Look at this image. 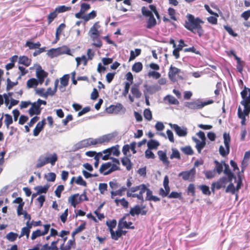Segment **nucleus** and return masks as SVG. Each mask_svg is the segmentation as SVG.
Returning a JSON list of instances; mask_svg holds the SVG:
<instances>
[{
  "label": "nucleus",
  "mask_w": 250,
  "mask_h": 250,
  "mask_svg": "<svg viewBox=\"0 0 250 250\" xmlns=\"http://www.w3.org/2000/svg\"><path fill=\"white\" fill-rule=\"evenodd\" d=\"M242 100L240 104L244 106V110H242L239 106L237 109V115L241 120V124L242 125H246V116H249L250 113V88L244 86L243 89L240 92Z\"/></svg>",
  "instance_id": "obj_1"
},
{
  "label": "nucleus",
  "mask_w": 250,
  "mask_h": 250,
  "mask_svg": "<svg viewBox=\"0 0 250 250\" xmlns=\"http://www.w3.org/2000/svg\"><path fill=\"white\" fill-rule=\"evenodd\" d=\"M146 192V200L150 201V197L153 196L152 191L144 184L133 187L127 192V197L136 198L142 203L144 201L143 194Z\"/></svg>",
  "instance_id": "obj_2"
},
{
  "label": "nucleus",
  "mask_w": 250,
  "mask_h": 250,
  "mask_svg": "<svg viewBox=\"0 0 250 250\" xmlns=\"http://www.w3.org/2000/svg\"><path fill=\"white\" fill-rule=\"evenodd\" d=\"M113 138V136L110 134L103 135L98 138L93 139L88 138L83 140L76 144L74 146V150H78L84 147H89L91 146H97L104 144L105 143H108Z\"/></svg>",
  "instance_id": "obj_3"
},
{
  "label": "nucleus",
  "mask_w": 250,
  "mask_h": 250,
  "mask_svg": "<svg viewBox=\"0 0 250 250\" xmlns=\"http://www.w3.org/2000/svg\"><path fill=\"white\" fill-rule=\"evenodd\" d=\"M187 20L185 21L184 27L194 34H197L200 37L203 36L204 31L201 25L204 21L199 18H195L191 14L187 16Z\"/></svg>",
  "instance_id": "obj_4"
},
{
  "label": "nucleus",
  "mask_w": 250,
  "mask_h": 250,
  "mask_svg": "<svg viewBox=\"0 0 250 250\" xmlns=\"http://www.w3.org/2000/svg\"><path fill=\"white\" fill-rule=\"evenodd\" d=\"M57 160L58 156L56 153L53 154L46 153L45 157L41 156L38 158L36 167L40 168L49 163L51 164L52 166H54Z\"/></svg>",
  "instance_id": "obj_5"
},
{
  "label": "nucleus",
  "mask_w": 250,
  "mask_h": 250,
  "mask_svg": "<svg viewBox=\"0 0 250 250\" xmlns=\"http://www.w3.org/2000/svg\"><path fill=\"white\" fill-rule=\"evenodd\" d=\"M214 101L212 100H209L207 101L201 102L199 101L186 102L185 105L189 109L195 110L201 109L205 106L213 104Z\"/></svg>",
  "instance_id": "obj_6"
},
{
  "label": "nucleus",
  "mask_w": 250,
  "mask_h": 250,
  "mask_svg": "<svg viewBox=\"0 0 250 250\" xmlns=\"http://www.w3.org/2000/svg\"><path fill=\"white\" fill-rule=\"evenodd\" d=\"M118 169L119 167L117 165L112 164L111 162H107L101 165L99 171L104 175H106Z\"/></svg>",
  "instance_id": "obj_7"
},
{
  "label": "nucleus",
  "mask_w": 250,
  "mask_h": 250,
  "mask_svg": "<svg viewBox=\"0 0 250 250\" xmlns=\"http://www.w3.org/2000/svg\"><path fill=\"white\" fill-rule=\"evenodd\" d=\"M88 200V198L86 196L85 192H84L80 195L78 193L74 194L70 196L68 198V202L74 208H76V206L82 201Z\"/></svg>",
  "instance_id": "obj_8"
},
{
  "label": "nucleus",
  "mask_w": 250,
  "mask_h": 250,
  "mask_svg": "<svg viewBox=\"0 0 250 250\" xmlns=\"http://www.w3.org/2000/svg\"><path fill=\"white\" fill-rule=\"evenodd\" d=\"M181 71V69L171 65L168 73V76L170 81L175 82L177 81L178 79L183 80L182 76L179 75Z\"/></svg>",
  "instance_id": "obj_9"
},
{
  "label": "nucleus",
  "mask_w": 250,
  "mask_h": 250,
  "mask_svg": "<svg viewBox=\"0 0 250 250\" xmlns=\"http://www.w3.org/2000/svg\"><path fill=\"white\" fill-rule=\"evenodd\" d=\"M196 174L195 167H193L189 170L183 171L179 173V177H181L184 181L193 182L194 180Z\"/></svg>",
  "instance_id": "obj_10"
},
{
  "label": "nucleus",
  "mask_w": 250,
  "mask_h": 250,
  "mask_svg": "<svg viewBox=\"0 0 250 250\" xmlns=\"http://www.w3.org/2000/svg\"><path fill=\"white\" fill-rule=\"evenodd\" d=\"M99 23V21L95 22L93 26L90 28L89 31V35L93 41L99 38L100 35V33L98 31V29L101 27Z\"/></svg>",
  "instance_id": "obj_11"
},
{
  "label": "nucleus",
  "mask_w": 250,
  "mask_h": 250,
  "mask_svg": "<svg viewBox=\"0 0 250 250\" xmlns=\"http://www.w3.org/2000/svg\"><path fill=\"white\" fill-rule=\"evenodd\" d=\"M44 227V230L43 231H41L40 229H37L36 230L33 231L32 233L31 239L32 240H35L37 237L41 236H44L48 233L50 228V224H45L43 225Z\"/></svg>",
  "instance_id": "obj_12"
},
{
  "label": "nucleus",
  "mask_w": 250,
  "mask_h": 250,
  "mask_svg": "<svg viewBox=\"0 0 250 250\" xmlns=\"http://www.w3.org/2000/svg\"><path fill=\"white\" fill-rule=\"evenodd\" d=\"M147 212V210H142L139 205H136L133 208H131L129 211V213L126 214V215H131L132 216H134L135 215H139L141 214L142 215H145Z\"/></svg>",
  "instance_id": "obj_13"
},
{
  "label": "nucleus",
  "mask_w": 250,
  "mask_h": 250,
  "mask_svg": "<svg viewBox=\"0 0 250 250\" xmlns=\"http://www.w3.org/2000/svg\"><path fill=\"white\" fill-rule=\"evenodd\" d=\"M91 8L90 5L86 3H82L80 5V10L75 14V17L77 19H81L84 13Z\"/></svg>",
  "instance_id": "obj_14"
},
{
  "label": "nucleus",
  "mask_w": 250,
  "mask_h": 250,
  "mask_svg": "<svg viewBox=\"0 0 250 250\" xmlns=\"http://www.w3.org/2000/svg\"><path fill=\"white\" fill-rule=\"evenodd\" d=\"M123 108V105L120 103H117L116 105H110L106 108V111L108 113H118Z\"/></svg>",
  "instance_id": "obj_15"
},
{
  "label": "nucleus",
  "mask_w": 250,
  "mask_h": 250,
  "mask_svg": "<svg viewBox=\"0 0 250 250\" xmlns=\"http://www.w3.org/2000/svg\"><path fill=\"white\" fill-rule=\"evenodd\" d=\"M171 127L174 130L177 135L180 137L185 136L187 134V129H182L177 124H170Z\"/></svg>",
  "instance_id": "obj_16"
},
{
  "label": "nucleus",
  "mask_w": 250,
  "mask_h": 250,
  "mask_svg": "<svg viewBox=\"0 0 250 250\" xmlns=\"http://www.w3.org/2000/svg\"><path fill=\"white\" fill-rule=\"evenodd\" d=\"M60 239H57L56 240L53 241L51 242L50 246L48 243L44 244L41 248L40 250H59L57 244Z\"/></svg>",
  "instance_id": "obj_17"
},
{
  "label": "nucleus",
  "mask_w": 250,
  "mask_h": 250,
  "mask_svg": "<svg viewBox=\"0 0 250 250\" xmlns=\"http://www.w3.org/2000/svg\"><path fill=\"white\" fill-rule=\"evenodd\" d=\"M31 106L28 110L29 115L31 117L34 115H39L41 112L42 108L35 103H31Z\"/></svg>",
  "instance_id": "obj_18"
},
{
  "label": "nucleus",
  "mask_w": 250,
  "mask_h": 250,
  "mask_svg": "<svg viewBox=\"0 0 250 250\" xmlns=\"http://www.w3.org/2000/svg\"><path fill=\"white\" fill-rule=\"evenodd\" d=\"M131 92L133 96L136 98L139 99L142 96V93L140 90V86L138 83H134L131 88Z\"/></svg>",
  "instance_id": "obj_19"
},
{
  "label": "nucleus",
  "mask_w": 250,
  "mask_h": 250,
  "mask_svg": "<svg viewBox=\"0 0 250 250\" xmlns=\"http://www.w3.org/2000/svg\"><path fill=\"white\" fill-rule=\"evenodd\" d=\"M127 215L124 216L119 221L118 228L120 229H134L135 227L134 226H129L127 225V222L125 220V218Z\"/></svg>",
  "instance_id": "obj_20"
},
{
  "label": "nucleus",
  "mask_w": 250,
  "mask_h": 250,
  "mask_svg": "<svg viewBox=\"0 0 250 250\" xmlns=\"http://www.w3.org/2000/svg\"><path fill=\"white\" fill-rule=\"evenodd\" d=\"M222 163H223V165L225 167L224 173L225 175H227V178H229V181H232L233 179H236V177L230 169L229 166L226 164L224 161H222Z\"/></svg>",
  "instance_id": "obj_21"
},
{
  "label": "nucleus",
  "mask_w": 250,
  "mask_h": 250,
  "mask_svg": "<svg viewBox=\"0 0 250 250\" xmlns=\"http://www.w3.org/2000/svg\"><path fill=\"white\" fill-rule=\"evenodd\" d=\"M130 188L127 189L125 186H123L118 190L115 191H111L110 192L111 197L112 198H113L114 197L116 196H121L125 194V191H126L127 193V190H128Z\"/></svg>",
  "instance_id": "obj_22"
},
{
  "label": "nucleus",
  "mask_w": 250,
  "mask_h": 250,
  "mask_svg": "<svg viewBox=\"0 0 250 250\" xmlns=\"http://www.w3.org/2000/svg\"><path fill=\"white\" fill-rule=\"evenodd\" d=\"M47 73L42 69H40L36 72V76L38 79V81L40 84H42L44 81V79L47 76Z\"/></svg>",
  "instance_id": "obj_23"
},
{
  "label": "nucleus",
  "mask_w": 250,
  "mask_h": 250,
  "mask_svg": "<svg viewBox=\"0 0 250 250\" xmlns=\"http://www.w3.org/2000/svg\"><path fill=\"white\" fill-rule=\"evenodd\" d=\"M159 158L163 162V163L168 166L169 165V161L167 156L166 153L162 150H159L157 152Z\"/></svg>",
  "instance_id": "obj_24"
},
{
  "label": "nucleus",
  "mask_w": 250,
  "mask_h": 250,
  "mask_svg": "<svg viewBox=\"0 0 250 250\" xmlns=\"http://www.w3.org/2000/svg\"><path fill=\"white\" fill-rule=\"evenodd\" d=\"M157 24V21L154 16L148 17L146 21V28L147 29H151L155 27Z\"/></svg>",
  "instance_id": "obj_25"
},
{
  "label": "nucleus",
  "mask_w": 250,
  "mask_h": 250,
  "mask_svg": "<svg viewBox=\"0 0 250 250\" xmlns=\"http://www.w3.org/2000/svg\"><path fill=\"white\" fill-rule=\"evenodd\" d=\"M96 16V11L95 10H92L88 14L83 15L81 19H83L84 22H87L90 20L94 19Z\"/></svg>",
  "instance_id": "obj_26"
},
{
  "label": "nucleus",
  "mask_w": 250,
  "mask_h": 250,
  "mask_svg": "<svg viewBox=\"0 0 250 250\" xmlns=\"http://www.w3.org/2000/svg\"><path fill=\"white\" fill-rule=\"evenodd\" d=\"M41 45V44L39 42H38L36 43H34L29 41H26L25 44V46L28 47L29 49H35L39 48Z\"/></svg>",
  "instance_id": "obj_27"
},
{
  "label": "nucleus",
  "mask_w": 250,
  "mask_h": 250,
  "mask_svg": "<svg viewBox=\"0 0 250 250\" xmlns=\"http://www.w3.org/2000/svg\"><path fill=\"white\" fill-rule=\"evenodd\" d=\"M19 63L29 66L31 63V60L26 56H20L19 60Z\"/></svg>",
  "instance_id": "obj_28"
},
{
  "label": "nucleus",
  "mask_w": 250,
  "mask_h": 250,
  "mask_svg": "<svg viewBox=\"0 0 250 250\" xmlns=\"http://www.w3.org/2000/svg\"><path fill=\"white\" fill-rule=\"evenodd\" d=\"M194 141L196 143L195 147L198 151V152L200 153L201 150L206 146V141L203 140L200 141L197 139H194Z\"/></svg>",
  "instance_id": "obj_29"
},
{
  "label": "nucleus",
  "mask_w": 250,
  "mask_h": 250,
  "mask_svg": "<svg viewBox=\"0 0 250 250\" xmlns=\"http://www.w3.org/2000/svg\"><path fill=\"white\" fill-rule=\"evenodd\" d=\"M148 148L150 150L156 149L160 145L159 143L155 140H149L147 144Z\"/></svg>",
  "instance_id": "obj_30"
},
{
  "label": "nucleus",
  "mask_w": 250,
  "mask_h": 250,
  "mask_svg": "<svg viewBox=\"0 0 250 250\" xmlns=\"http://www.w3.org/2000/svg\"><path fill=\"white\" fill-rule=\"evenodd\" d=\"M230 147L225 146V148L223 146H220L219 148V152L220 154L222 157H226L229 153Z\"/></svg>",
  "instance_id": "obj_31"
},
{
  "label": "nucleus",
  "mask_w": 250,
  "mask_h": 250,
  "mask_svg": "<svg viewBox=\"0 0 250 250\" xmlns=\"http://www.w3.org/2000/svg\"><path fill=\"white\" fill-rule=\"evenodd\" d=\"M121 162L123 165L126 167L127 170H129L131 169L132 165L129 158L126 157H125L122 159Z\"/></svg>",
  "instance_id": "obj_32"
},
{
  "label": "nucleus",
  "mask_w": 250,
  "mask_h": 250,
  "mask_svg": "<svg viewBox=\"0 0 250 250\" xmlns=\"http://www.w3.org/2000/svg\"><path fill=\"white\" fill-rule=\"evenodd\" d=\"M165 100L167 101L169 104L178 105L179 104V101L174 96L171 95H167L165 98Z\"/></svg>",
  "instance_id": "obj_33"
},
{
  "label": "nucleus",
  "mask_w": 250,
  "mask_h": 250,
  "mask_svg": "<svg viewBox=\"0 0 250 250\" xmlns=\"http://www.w3.org/2000/svg\"><path fill=\"white\" fill-rule=\"evenodd\" d=\"M49 186L45 185L42 186H37L34 188V189L37 191V194L46 193L48 189Z\"/></svg>",
  "instance_id": "obj_34"
},
{
  "label": "nucleus",
  "mask_w": 250,
  "mask_h": 250,
  "mask_svg": "<svg viewBox=\"0 0 250 250\" xmlns=\"http://www.w3.org/2000/svg\"><path fill=\"white\" fill-rule=\"evenodd\" d=\"M39 82L35 78L30 79L27 81L26 85L28 88L37 86L39 84Z\"/></svg>",
  "instance_id": "obj_35"
},
{
  "label": "nucleus",
  "mask_w": 250,
  "mask_h": 250,
  "mask_svg": "<svg viewBox=\"0 0 250 250\" xmlns=\"http://www.w3.org/2000/svg\"><path fill=\"white\" fill-rule=\"evenodd\" d=\"M106 224L108 227L109 231L110 232L113 231V229L115 228L117 225V221L115 219H113L111 221H107Z\"/></svg>",
  "instance_id": "obj_36"
},
{
  "label": "nucleus",
  "mask_w": 250,
  "mask_h": 250,
  "mask_svg": "<svg viewBox=\"0 0 250 250\" xmlns=\"http://www.w3.org/2000/svg\"><path fill=\"white\" fill-rule=\"evenodd\" d=\"M58 84V80H56L55 82V86L54 89H52L51 87H49L47 89V90L46 91V93L47 94V97H48V95L53 96L55 94V93L56 92Z\"/></svg>",
  "instance_id": "obj_37"
},
{
  "label": "nucleus",
  "mask_w": 250,
  "mask_h": 250,
  "mask_svg": "<svg viewBox=\"0 0 250 250\" xmlns=\"http://www.w3.org/2000/svg\"><path fill=\"white\" fill-rule=\"evenodd\" d=\"M181 150L186 155H192L194 151L190 146H186L181 148Z\"/></svg>",
  "instance_id": "obj_38"
},
{
  "label": "nucleus",
  "mask_w": 250,
  "mask_h": 250,
  "mask_svg": "<svg viewBox=\"0 0 250 250\" xmlns=\"http://www.w3.org/2000/svg\"><path fill=\"white\" fill-rule=\"evenodd\" d=\"M143 69V64L141 62H135L132 67L133 71L138 73Z\"/></svg>",
  "instance_id": "obj_39"
},
{
  "label": "nucleus",
  "mask_w": 250,
  "mask_h": 250,
  "mask_svg": "<svg viewBox=\"0 0 250 250\" xmlns=\"http://www.w3.org/2000/svg\"><path fill=\"white\" fill-rule=\"evenodd\" d=\"M77 62V65L79 66L82 62L83 63L84 65H86L87 62V59L86 58L85 55H83L81 57H77L75 59Z\"/></svg>",
  "instance_id": "obj_40"
},
{
  "label": "nucleus",
  "mask_w": 250,
  "mask_h": 250,
  "mask_svg": "<svg viewBox=\"0 0 250 250\" xmlns=\"http://www.w3.org/2000/svg\"><path fill=\"white\" fill-rule=\"evenodd\" d=\"M224 143L225 146L230 147V136L229 133L225 132L223 134Z\"/></svg>",
  "instance_id": "obj_41"
},
{
  "label": "nucleus",
  "mask_w": 250,
  "mask_h": 250,
  "mask_svg": "<svg viewBox=\"0 0 250 250\" xmlns=\"http://www.w3.org/2000/svg\"><path fill=\"white\" fill-rule=\"evenodd\" d=\"M69 80V75L68 74L64 75L61 78V84L63 87L66 86L68 84Z\"/></svg>",
  "instance_id": "obj_42"
},
{
  "label": "nucleus",
  "mask_w": 250,
  "mask_h": 250,
  "mask_svg": "<svg viewBox=\"0 0 250 250\" xmlns=\"http://www.w3.org/2000/svg\"><path fill=\"white\" fill-rule=\"evenodd\" d=\"M110 233L111 234V238L114 240H118L122 236L121 232L118 228L115 231L113 230L110 232Z\"/></svg>",
  "instance_id": "obj_43"
},
{
  "label": "nucleus",
  "mask_w": 250,
  "mask_h": 250,
  "mask_svg": "<svg viewBox=\"0 0 250 250\" xmlns=\"http://www.w3.org/2000/svg\"><path fill=\"white\" fill-rule=\"evenodd\" d=\"M236 61L237 62V65H236L237 70L239 72H240V73H242L243 72V70L244 62L243 61H241V59L240 58H236Z\"/></svg>",
  "instance_id": "obj_44"
},
{
  "label": "nucleus",
  "mask_w": 250,
  "mask_h": 250,
  "mask_svg": "<svg viewBox=\"0 0 250 250\" xmlns=\"http://www.w3.org/2000/svg\"><path fill=\"white\" fill-rule=\"evenodd\" d=\"M214 164H215V170L216 172L218 174L221 173V172L223 171V163L222 162L221 163H220L218 161L215 160L214 161Z\"/></svg>",
  "instance_id": "obj_45"
},
{
  "label": "nucleus",
  "mask_w": 250,
  "mask_h": 250,
  "mask_svg": "<svg viewBox=\"0 0 250 250\" xmlns=\"http://www.w3.org/2000/svg\"><path fill=\"white\" fill-rule=\"evenodd\" d=\"M5 119H4V123L7 128H9L10 125L13 123V119L12 116L8 114H5L4 115Z\"/></svg>",
  "instance_id": "obj_46"
},
{
  "label": "nucleus",
  "mask_w": 250,
  "mask_h": 250,
  "mask_svg": "<svg viewBox=\"0 0 250 250\" xmlns=\"http://www.w3.org/2000/svg\"><path fill=\"white\" fill-rule=\"evenodd\" d=\"M141 11L143 15L146 17L148 18L153 16L152 11L151 10H148L147 8L145 6L142 7Z\"/></svg>",
  "instance_id": "obj_47"
},
{
  "label": "nucleus",
  "mask_w": 250,
  "mask_h": 250,
  "mask_svg": "<svg viewBox=\"0 0 250 250\" xmlns=\"http://www.w3.org/2000/svg\"><path fill=\"white\" fill-rule=\"evenodd\" d=\"M110 188L112 189V191H115L117 189L120 187V184L117 182V180H113L109 182Z\"/></svg>",
  "instance_id": "obj_48"
},
{
  "label": "nucleus",
  "mask_w": 250,
  "mask_h": 250,
  "mask_svg": "<svg viewBox=\"0 0 250 250\" xmlns=\"http://www.w3.org/2000/svg\"><path fill=\"white\" fill-rule=\"evenodd\" d=\"M236 189L233 183L230 182V184L227 186L226 188L225 192H230L232 194H235Z\"/></svg>",
  "instance_id": "obj_49"
},
{
  "label": "nucleus",
  "mask_w": 250,
  "mask_h": 250,
  "mask_svg": "<svg viewBox=\"0 0 250 250\" xmlns=\"http://www.w3.org/2000/svg\"><path fill=\"white\" fill-rule=\"evenodd\" d=\"M199 188L202 190L204 194L206 195H210L211 194V192L208 186L203 185L199 187Z\"/></svg>",
  "instance_id": "obj_50"
},
{
  "label": "nucleus",
  "mask_w": 250,
  "mask_h": 250,
  "mask_svg": "<svg viewBox=\"0 0 250 250\" xmlns=\"http://www.w3.org/2000/svg\"><path fill=\"white\" fill-rule=\"evenodd\" d=\"M6 90H9L11 89L14 86L18 84V82L16 81L15 82H12L9 78H7L6 80Z\"/></svg>",
  "instance_id": "obj_51"
},
{
  "label": "nucleus",
  "mask_w": 250,
  "mask_h": 250,
  "mask_svg": "<svg viewBox=\"0 0 250 250\" xmlns=\"http://www.w3.org/2000/svg\"><path fill=\"white\" fill-rule=\"evenodd\" d=\"M18 235L17 233L10 232L6 235V238L11 242H13L16 240Z\"/></svg>",
  "instance_id": "obj_52"
},
{
  "label": "nucleus",
  "mask_w": 250,
  "mask_h": 250,
  "mask_svg": "<svg viewBox=\"0 0 250 250\" xmlns=\"http://www.w3.org/2000/svg\"><path fill=\"white\" fill-rule=\"evenodd\" d=\"M64 187L63 185H59L57 187L56 190H55V195L57 197L60 198L61 196V193L62 192V191L64 190Z\"/></svg>",
  "instance_id": "obj_53"
},
{
  "label": "nucleus",
  "mask_w": 250,
  "mask_h": 250,
  "mask_svg": "<svg viewBox=\"0 0 250 250\" xmlns=\"http://www.w3.org/2000/svg\"><path fill=\"white\" fill-rule=\"evenodd\" d=\"M168 198H178L179 199H181L182 198V193L181 192H177L176 191H172L168 195Z\"/></svg>",
  "instance_id": "obj_54"
},
{
  "label": "nucleus",
  "mask_w": 250,
  "mask_h": 250,
  "mask_svg": "<svg viewBox=\"0 0 250 250\" xmlns=\"http://www.w3.org/2000/svg\"><path fill=\"white\" fill-rule=\"evenodd\" d=\"M71 9V8L70 6L68 7L65 5H61L56 8V11H57L58 13H62L67 11L70 10Z\"/></svg>",
  "instance_id": "obj_55"
},
{
  "label": "nucleus",
  "mask_w": 250,
  "mask_h": 250,
  "mask_svg": "<svg viewBox=\"0 0 250 250\" xmlns=\"http://www.w3.org/2000/svg\"><path fill=\"white\" fill-rule=\"evenodd\" d=\"M172 153L170 156V159L176 158L179 160L181 159L180 154L178 150L172 149Z\"/></svg>",
  "instance_id": "obj_56"
},
{
  "label": "nucleus",
  "mask_w": 250,
  "mask_h": 250,
  "mask_svg": "<svg viewBox=\"0 0 250 250\" xmlns=\"http://www.w3.org/2000/svg\"><path fill=\"white\" fill-rule=\"evenodd\" d=\"M144 116L145 118L147 121H150L152 119V113L149 109H146L144 111Z\"/></svg>",
  "instance_id": "obj_57"
},
{
  "label": "nucleus",
  "mask_w": 250,
  "mask_h": 250,
  "mask_svg": "<svg viewBox=\"0 0 250 250\" xmlns=\"http://www.w3.org/2000/svg\"><path fill=\"white\" fill-rule=\"evenodd\" d=\"M30 230L28 229V228H26L25 227H23L22 228L21 234L19 236V238H21L24 235H25L26 238H28L29 237L30 234Z\"/></svg>",
  "instance_id": "obj_58"
},
{
  "label": "nucleus",
  "mask_w": 250,
  "mask_h": 250,
  "mask_svg": "<svg viewBox=\"0 0 250 250\" xmlns=\"http://www.w3.org/2000/svg\"><path fill=\"white\" fill-rule=\"evenodd\" d=\"M168 15L170 16V18L171 20H172L174 21H177V18L175 16L176 12H175V9H174L173 8H171V7L169 8L168 9Z\"/></svg>",
  "instance_id": "obj_59"
},
{
  "label": "nucleus",
  "mask_w": 250,
  "mask_h": 250,
  "mask_svg": "<svg viewBox=\"0 0 250 250\" xmlns=\"http://www.w3.org/2000/svg\"><path fill=\"white\" fill-rule=\"evenodd\" d=\"M222 188H225L226 185L228 182H231L232 181H229V178L226 177H222L218 180Z\"/></svg>",
  "instance_id": "obj_60"
},
{
  "label": "nucleus",
  "mask_w": 250,
  "mask_h": 250,
  "mask_svg": "<svg viewBox=\"0 0 250 250\" xmlns=\"http://www.w3.org/2000/svg\"><path fill=\"white\" fill-rule=\"evenodd\" d=\"M75 183L83 187H86L87 186L86 182L83 179L81 176H79L77 177L75 181Z\"/></svg>",
  "instance_id": "obj_61"
},
{
  "label": "nucleus",
  "mask_w": 250,
  "mask_h": 250,
  "mask_svg": "<svg viewBox=\"0 0 250 250\" xmlns=\"http://www.w3.org/2000/svg\"><path fill=\"white\" fill-rule=\"evenodd\" d=\"M188 193H191L192 196H195V188L194 184H190L188 187Z\"/></svg>",
  "instance_id": "obj_62"
},
{
  "label": "nucleus",
  "mask_w": 250,
  "mask_h": 250,
  "mask_svg": "<svg viewBox=\"0 0 250 250\" xmlns=\"http://www.w3.org/2000/svg\"><path fill=\"white\" fill-rule=\"evenodd\" d=\"M42 129L43 127L40 125V123H38L33 130V135L34 136H37Z\"/></svg>",
  "instance_id": "obj_63"
},
{
  "label": "nucleus",
  "mask_w": 250,
  "mask_h": 250,
  "mask_svg": "<svg viewBox=\"0 0 250 250\" xmlns=\"http://www.w3.org/2000/svg\"><path fill=\"white\" fill-rule=\"evenodd\" d=\"M148 76L149 77H152L156 79H158L161 77V74L159 72L152 71L148 73Z\"/></svg>",
  "instance_id": "obj_64"
}]
</instances>
